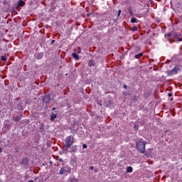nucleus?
Segmentation results:
<instances>
[{
    "label": "nucleus",
    "instance_id": "nucleus-22",
    "mask_svg": "<svg viewBox=\"0 0 182 182\" xmlns=\"http://www.w3.org/2000/svg\"><path fill=\"white\" fill-rule=\"evenodd\" d=\"M148 151H149V153H151V151H153V149H148Z\"/></svg>",
    "mask_w": 182,
    "mask_h": 182
},
{
    "label": "nucleus",
    "instance_id": "nucleus-25",
    "mask_svg": "<svg viewBox=\"0 0 182 182\" xmlns=\"http://www.w3.org/2000/svg\"><path fill=\"white\" fill-rule=\"evenodd\" d=\"M90 170H93V166H90Z\"/></svg>",
    "mask_w": 182,
    "mask_h": 182
},
{
    "label": "nucleus",
    "instance_id": "nucleus-19",
    "mask_svg": "<svg viewBox=\"0 0 182 182\" xmlns=\"http://www.w3.org/2000/svg\"><path fill=\"white\" fill-rule=\"evenodd\" d=\"M120 14H122V10L118 11V16H120Z\"/></svg>",
    "mask_w": 182,
    "mask_h": 182
},
{
    "label": "nucleus",
    "instance_id": "nucleus-1",
    "mask_svg": "<svg viewBox=\"0 0 182 182\" xmlns=\"http://www.w3.org/2000/svg\"><path fill=\"white\" fill-rule=\"evenodd\" d=\"M136 149L139 151V153H144V151L146 150V144L147 143L144 142L143 139H139L138 141H136Z\"/></svg>",
    "mask_w": 182,
    "mask_h": 182
},
{
    "label": "nucleus",
    "instance_id": "nucleus-14",
    "mask_svg": "<svg viewBox=\"0 0 182 182\" xmlns=\"http://www.w3.org/2000/svg\"><path fill=\"white\" fill-rule=\"evenodd\" d=\"M37 59H42V58L43 57V54L42 53H38L37 54Z\"/></svg>",
    "mask_w": 182,
    "mask_h": 182
},
{
    "label": "nucleus",
    "instance_id": "nucleus-12",
    "mask_svg": "<svg viewBox=\"0 0 182 182\" xmlns=\"http://www.w3.org/2000/svg\"><path fill=\"white\" fill-rule=\"evenodd\" d=\"M133 171V168L129 166L127 168V173H132Z\"/></svg>",
    "mask_w": 182,
    "mask_h": 182
},
{
    "label": "nucleus",
    "instance_id": "nucleus-31",
    "mask_svg": "<svg viewBox=\"0 0 182 182\" xmlns=\"http://www.w3.org/2000/svg\"><path fill=\"white\" fill-rule=\"evenodd\" d=\"M55 108L54 107V108H53V110H55Z\"/></svg>",
    "mask_w": 182,
    "mask_h": 182
},
{
    "label": "nucleus",
    "instance_id": "nucleus-6",
    "mask_svg": "<svg viewBox=\"0 0 182 182\" xmlns=\"http://www.w3.org/2000/svg\"><path fill=\"white\" fill-rule=\"evenodd\" d=\"M177 75V68H173L169 72V75Z\"/></svg>",
    "mask_w": 182,
    "mask_h": 182
},
{
    "label": "nucleus",
    "instance_id": "nucleus-28",
    "mask_svg": "<svg viewBox=\"0 0 182 182\" xmlns=\"http://www.w3.org/2000/svg\"><path fill=\"white\" fill-rule=\"evenodd\" d=\"M0 153H2V149L0 148Z\"/></svg>",
    "mask_w": 182,
    "mask_h": 182
},
{
    "label": "nucleus",
    "instance_id": "nucleus-2",
    "mask_svg": "<svg viewBox=\"0 0 182 182\" xmlns=\"http://www.w3.org/2000/svg\"><path fill=\"white\" fill-rule=\"evenodd\" d=\"M65 146L67 147V149H70V146H72V144H73V143L75 142L73 141V137L72 136H68L65 138Z\"/></svg>",
    "mask_w": 182,
    "mask_h": 182
},
{
    "label": "nucleus",
    "instance_id": "nucleus-32",
    "mask_svg": "<svg viewBox=\"0 0 182 182\" xmlns=\"http://www.w3.org/2000/svg\"><path fill=\"white\" fill-rule=\"evenodd\" d=\"M70 181H71V182H73V181H72V180H70Z\"/></svg>",
    "mask_w": 182,
    "mask_h": 182
},
{
    "label": "nucleus",
    "instance_id": "nucleus-24",
    "mask_svg": "<svg viewBox=\"0 0 182 182\" xmlns=\"http://www.w3.org/2000/svg\"><path fill=\"white\" fill-rule=\"evenodd\" d=\"M176 37L180 36V33L176 34Z\"/></svg>",
    "mask_w": 182,
    "mask_h": 182
},
{
    "label": "nucleus",
    "instance_id": "nucleus-5",
    "mask_svg": "<svg viewBox=\"0 0 182 182\" xmlns=\"http://www.w3.org/2000/svg\"><path fill=\"white\" fill-rule=\"evenodd\" d=\"M28 163H29V161L26 158H24L21 161V164H23V166H28Z\"/></svg>",
    "mask_w": 182,
    "mask_h": 182
},
{
    "label": "nucleus",
    "instance_id": "nucleus-7",
    "mask_svg": "<svg viewBox=\"0 0 182 182\" xmlns=\"http://www.w3.org/2000/svg\"><path fill=\"white\" fill-rule=\"evenodd\" d=\"M71 150L73 153H76L77 151V146L75 145L72 146Z\"/></svg>",
    "mask_w": 182,
    "mask_h": 182
},
{
    "label": "nucleus",
    "instance_id": "nucleus-13",
    "mask_svg": "<svg viewBox=\"0 0 182 182\" xmlns=\"http://www.w3.org/2000/svg\"><path fill=\"white\" fill-rule=\"evenodd\" d=\"M141 56H143V53H139L137 55H135L136 59H139V58H141Z\"/></svg>",
    "mask_w": 182,
    "mask_h": 182
},
{
    "label": "nucleus",
    "instance_id": "nucleus-27",
    "mask_svg": "<svg viewBox=\"0 0 182 182\" xmlns=\"http://www.w3.org/2000/svg\"><path fill=\"white\" fill-rule=\"evenodd\" d=\"M54 42H55V40H53V41H51V43H54Z\"/></svg>",
    "mask_w": 182,
    "mask_h": 182
},
{
    "label": "nucleus",
    "instance_id": "nucleus-30",
    "mask_svg": "<svg viewBox=\"0 0 182 182\" xmlns=\"http://www.w3.org/2000/svg\"><path fill=\"white\" fill-rule=\"evenodd\" d=\"M168 96H171V93H169V94H168Z\"/></svg>",
    "mask_w": 182,
    "mask_h": 182
},
{
    "label": "nucleus",
    "instance_id": "nucleus-11",
    "mask_svg": "<svg viewBox=\"0 0 182 182\" xmlns=\"http://www.w3.org/2000/svg\"><path fill=\"white\" fill-rule=\"evenodd\" d=\"M56 119V114H52L50 115V120L51 122H53V119Z\"/></svg>",
    "mask_w": 182,
    "mask_h": 182
},
{
    "label": "nucleus",
    "instance_id": "nucleus-21",
    "mask_svg": "<svg viewBox=\"0 0 182 182\" xmlns=\"http://www.w3.org/2000/svg\"><path fill=\"white\" fill-rule=\"evenodd\" d=\"M14 120H16V122H18V120H19V118L15 117V118H14Z\"/></svg>",
    "mask_w": 182,
    "mask_h": 182
},
{
    "label": "nucleus",
    "instance_id": "nucleus-20",
    "mask_svg": "<svg viewBox=\"0 0 182 182\" xmlns=\"http://www.w3.org/2000/svg\"><path fill=\"white\" fill-rule=\"evenodd\" d=\"M132 31H137V27H132Z\"/></svg>",
    "mask_w": 182,
    "mask_h": 182
},
{
    "label": "nucleus",
    "instance_id": "nucleus-18",
    "mask_svg": "<svg viewBox=\"0 0 182 182\" xmlns=\"http://www.w3.org/2000/svg\"><path fill=\"white\" fill-rule=\"evenodd\" d=\"M82 147H83V149H87V145L83 144V145H82Z\"/></svg>",
    "mask_w": 182,
    "mask_h": 182
},
{
    "label": "nucleus",
    "instance_id": "nucleus-8",
    "mask_svg": "<svg viewBox=\"0 0 182 182\" xmlns=\"http://www.w3.org/2000/svg\"><path fill=\"white\" fill-rule=\"evenodd\" d=\"M72 56L73 58L75 59V60H79V55L76 53H74L72 54Z\"/></svg>",
    "mask_w": 182,
    "mask_h": 182
},
{
    "label": "nucleus",
    "instance_id": "nucleus-3",
    "mask_svg": "<svg viewBox=\"0 0 182 182\" xmlns=\"http://www.w3.org/2000/svg\"><path fill=\"white\" fill-rule=\"evenodd\" d=\"M70 166H63L60 168L59 174L61 176L63 174H68V173H70Z\"/></svg>",
    "mask_w": 182,
    "mask_h": 182
},
{
    "label": "nucleus",
    "instance_id": "nucleus-17",
    "mask_svg": "<svg viewBox=\"0 0 182 182\" xmlns=\"http://www.w3.org/2000/svg\"><path fill=\"white\" fill-rule=\"evenodd\" d=\"M82 52V48L80 47L78 48L77 53H80Z\"/></svg>",
    "mask_w": 182,
    "mask_h": 182
},
{
    "label": "nucleus",
    "instance_id": "nucleus-4",
    "mask_svg": "<svg viewBox=\"0 0 182 182\" xmlns=\"http://www.w3.org/2000/svg\"><path fill=\"white\" fill-rule=\"evenodd\" d=\"M43 102L44 103H49L50 102V95H48L43 97Z\"/></svg>",
    "mask_w": 182,
    "mask_h": 182
},
{
    "label": "nucleus",
    "instance_id": "nucleus-26",
    "mask_svg": "<svg viewBox=\"0 0 182 182\" xmlns=\"http://www.w3.org/2000/svg\"><path fill=\"white\" fill-rule=\"evenodd\" d=\"M124 89H127V85H124Z\"/></svg>",
    "mask_w": 182,
    "mask_h": 182
},
{
    "label": "nucleus",
    "instance_id": "nucleus-29",
    "mask_svg": "<svg viewBox=\"0 0 182 182\" xmlns=\"http://www.w3.org/2000/svg\"><path fill=\"white\" fill-rule=\"evenodd\" d=\"M28 182H35V181H33L31 180V181H28Z\"/></svg>",
    "mask_w": 182,
    "mask_h": 182
},
{
    "label": "nucleus",
    "instance_id": "nucleus-16",
    "mask_svg": "<svg viewBox=\"0 0 182 182\" xmlns=\"http://www.w3.org/2000/svg\"><path fill=\"white\" fill-rule=\"evenodd\" d=\"M166 38H170V36H171V33H167L165 35Z\"/></svg>",
    "mask_w": 182,
    "mask_h": 182
},
{
    "label": "nucleus",
    "instance_id": "nucleus-23",
    "mask_svg": "<svg viewBox=\"0 0 182 182\" xmlns=\"http://www.w3.org/2000/svg\"><path fill=\"white\" fill-rule=\"evenodd\" d=\"M1 59L2 60H6V58H5V57H2Z\"/></svg>",
    "mask_w": 182,
    "mask_h": 182
},
{
    "label": "nucleus",
    "instance_id": "nucleus-9",
    "mask_svg": "<svg viewBox=\"0 0 182 182\" xmlns=\"http://www.w3.org/2000/svg\"><path fill=\"white\" fill-rule=\"evenodd\" d=\"M18 6H25V2L22 0H19L18 2Z\"/></svg>",
    "mask_w": 182,
    "mask_h": 182
},
{
    "label": "nucleus",
    "instance_id": "nucleus-15",
    "mask_svg": "<svg viewBox=\"0 0 182 182\" xmlns=\"http://www.w3.org/2000/svg\"><path fill=\"white\" fill-rule=\"evenodd\" d=\"M89 66H90V67H92V66H95V61H93V60H90V62H89Z\"/></svg>",
    "mask_w": 182,
    "mask_h": 182
},
{
    "label": "nucleus",
    "instance_id": "nucleus-10",
    "mask_svg": "<svg viewBox=\"0 0 182 182\" xmlns=\"http://www.w3.org/2000/svg\"><path fill=\"white\" fill-rule=\"evenodd\" d=\"M131 22H132V23H137V22H138L137 18H132Z\"/></svg>",
    "mask_w": 182,
    "mask_h": 182
}]
</instances>
